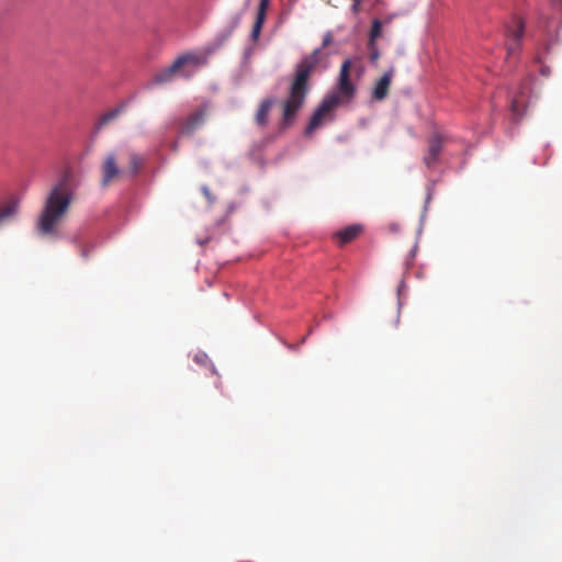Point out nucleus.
<instances>
[{"instance_id":"obj_1","label":"nucleus","mask_w":562,"mask_h":562,"mask_svg":"<svg viewBox=\"0 0 562 562\" xmlns=\"http://www.w3.org/2000/svg\"><path fill=\"white\" fill-rule=\"evenodd\" d=\"M333 42V35L327 32L324 35L322 47L314 49V52L305 56L296 66L295 77L290 88V93L283 102L282 111V126H290L300 109L303 106L305 97L308 91L307 80L312 70L321 64L324 56L323 48Z\"/></svg>"},{"instance_id":"obj_2","label":"nucleus","mask_w":562,"mask_h":562,"mask_svg":"<svg viewBox=\"0 0 562 562\" xmlns=\"http://www.w3.org/2000/svg\"><path fill=\"white\" fill-rule=\"evenodd\" d=\"M74 199L69 175L65 173L48 193L37 221V229L43 235H57V226L66 215Z\"/></svg>"},{"instance_id":"obj_3","label":"nucleus","mask_w":562,"mask_h":562,"mask_svg":"<svg viewBox=\"0 0 562 562\" xmlns=\"http://www.w3.org/2000/svg\"><path fill=\"white\" fill-rule=\"evenodd\" d=\"M351 61L346 59L339 72L338 90L325 95L321 104L314 111L306 128L305 134L311 135L316 128L322 126L324 122L333 120V113L340 103V98L351 99L356 92V87L350 81Z\"/></svg>"},{"instance_id":"obj_4","label":"nucleus","mask_w":562,"mask_h":562,"mask_svg":"<svg viewBox=\"0 0 562 562\" xmlns=\"http://www.w3.org/2000/svg\"><path fill=\"white\" fill-rule=\"evenodd\" d=\"M213 49H207L202 54L187 53L179 56L176 60H183V63L177 68L178 76L183 78H190L198 69L207 63L209 56Z\"/></svg>"},{"instance_id":"obj_5","label":"nucleus","mask_w":562,"mask_h":562,"mask_svg":"<svg viewBox=\"0 0 562 562\" xmlns=\"http://www.w3.org/2000/svg\"><path fill=\"white\" fill-rule=\"evenodd\" d=\"M507 54L508 56L514 55L521 45V41L525 36V22L515 18L513 24L507 27Z\"/></svg>"},{"instance_id":"obj_6","label":"nucleus","mask_w":562,"mask_h":562,"mask_svg":"<svg viewBox=\"0 0 562 562\" xmlns=\"http://www.w3.org/2000/svg\"><path fill=\"white\" fill-rule=\"evenodd\" d=\"M529 90L527 86L521 85L517 92L512 95V112L516 119L524 114V110L528 103Z\"/></svg>"},{"instance_id":"obj_7","label":"nucleus","mask_w":562,"mask_h":562,"mask_svg":"<svg viewBox=\"0 0 562 562\" xmlns=\"http://www.w3.org/2000/svg\"><path fill=\"white\" fill-rule=\"evenodd\" d=\"M441 149L442 137L439 135H434L430 137L428 143V151L424 157V162L428 168L432 167L438 161Z\"/></svg>"},{"instance_id":"obj_8","label":"nucleus","mask_w":562,"mask_h":562,"mask_svg":"<svg viewBox=\"0 0 562 562\" xmlns=\"http://www.w3.org/2000/svg\"><path fill=\"white\" fill-rule=\"evenodd\" d=\"M394 70L390 68L375 83L372 92V98L376 101L383 100L387 95L389 87L393 78Z\"/></svg>"},{"instance_id":"obj_9","label":"nucleus","mask_w":562,"mask_h":562,"mask_svg":"<svg viewBox=\"0 0 562 562\" xmlns=\"http://www.w3.org/2000/svg\"><path fill=\"white\" fill-rule=\"evenodd\" d=\"M270 0H260L259 8L257 11V16L255 24L252 26L250 37L252 41H257L259 38L263 22L266 20L267 9L269 7Z\"/></svg>"},{"instance_id":"obj_10","label":"nucleus","mask_w":562,"mask_h":562,"mask_svg":"<svg viewBox=\"0 0 562 562\" xmlns=\"http://www.w3.org/2000/svg\"><path fill=\"white\" fill-rule=\"evenodd\" d=\"M204 109H200L193 114H191L186 123L181 127L182 134H192L195 130H198L204 123Z\"/></svg>"},{"instance_id":"obj_11","label":"nucleus","mask_w":562,"mask_h":562,"mask_svg":"<svg viewBox=\"0 0 562 562\" xmlns=\"http://www.w3.org/2000/svg\"><path fill=\"white\" fill-rule=\"evenodd\" d=\"M120 170L113 154L109 155L102 166V184L106 186L113 178L119 175Z\"/></svg>"},{"instance_id":"obj_12","label":"nucleus","mask_w":562,"mask_h":562,"mask_svg":"<svg viewBox=\"0 0 562 562\" xmlns=\"http://www.w3.org/2000/svg\"><path fill=\"white\" fill-rule=\"evenodd\" d=\"M183 63V60H175L172 65L157 72L153 78V83L161 85L169 82L175 75H178L177 68Z\"/></svg>"},{"instance_id":"obj_13","label":"nucleus","mask_w":562,"mask_h":562,"mask_svg":"<svg viewBox=\"0 0 562 562\" xmlns=\"http://www.w3.org/2000/svg\"><path fill=\"white\" fill-rule=\"evenodd\" d=\"M273 103H274V100L271 98L266 99L260 103L259 109L256 113V122L258 125L263 126L267 124L268 115H269V112H270Z\"/></svg>"},{"instance_id":"obj_14","label":"nucleus","mask_w":562,"mask_h":562,"mask_svg":"<svg viewBox=\"0 0 562 562\" xmlns=\"http://www.w3.org/2000/svg\"><path fill=\"white\" fill-rule=\"evenodd\" d=\"M392 21V18H387L384 22H382L379 19H374L372 21L371 30L369 33V41L367 46H373V44H376V40L382 35V26L383 24H390Z\"/></svg>"},{"instance_id":"obj_15","label":"nucleus","mask_w":562,"mask_h":562,"mask_svg":"<svg viewBox=\"0 0 562 562\" xmlns=\"http://www.w3.org/2000/svg\"><path fill=\"white\" fill-rule=\"evenodd\" d=\"M361 232L360 225H351L336 233V237L341 244L349 243L356 238Z\"/></svg>"},{"instance_id":"obj_16","label":"nucleus","mask_w":562,"mask_h":562,"mask_svg":"<svg viewBox=\"0 0 562 562\" xmlns=\"http://www.w3.org/2000/svg\"><path fill=\"white\" fill-rule=\"evenodd\" d=\"M19 207L18 201H12L8 205H5L3 209L0 210V225L12 218Z\"/></svg>"},{"instance_id":"obj_17","label":"nucleus","mask_w":562,"mask_h":562,"mask_svg":"<svg viewBox=\"0 0 562 562\" xmlns=\"http://www.w3.org/2000/svg\"><path fill=\"white\" fill-rule=\"evenodd\" d=\"M122 110L123 108L121 106L106 112L101 116L99 124L101 126L108 124L110 121L114 120L121 113Z\"/></svg>"},{"instance_id":"obj_18","label":"nucleus","mask_w":562,"mask_h":562,"mask_svg":"<svg viewBox=\"0 0 562 562\" xmlns=\"http://www.w3.org/2000/svg\"><path fill=\"white\" fill-rule=\"evenodd\" d=\"M368 49L370 52V60L371 63L375 64L380 57V52L376 44H373V46H368Z\"/></svg>"},{"instance_id":"obj_19","label":"nucleus","mask_w":562,"mask_h":562,"mask_svg":"<svg viewBox=\"0 0 562 562\" xmlns=\"http://www.w3.org/2000/svg\"><path fill=\"white\" fill-rule=\"evenodd\" d=\"M194 359L198 363H205L209 360L207 355L204 352L196 353Z\"/></svg>"},{"instance_id":"obj_20","label":"nucleus","mask_w":562,"mask_h":562,"mask_svg":"<svg viewBox=\"0 0 562 562\" xmlns=\"http://www.w3.org/2000/svg\"><path fill=\"white\" fill-rule=\"evenodd\" d=\"M362 0H353V3L351 5V9L355 13H357L359 11V7H360V3H361Z\"/></svg>"},{"instance_id":"obj_21","label":"nucleus","mask_w":562,"mask_h":562,"mask_svg":"<svg viewBox=\"0 0 562 562\" xmlns=\"http://www.w3.org/2000/svg\"><path fill=\"white\" fill-rule=\"evenodd\" d=\"M132 165H133V173H135L138 169V160L136 157H133Z\"/></svg>"},{"instance_id":"obj_22","label":"nucleus","mask_w":562,"mask_h":562,"mask_svg":"<svg viewBox=\"0 0 562 562\" xmlns=\"http://www.w3.org/2000/svg\"><path fill=\"white\" fill-rule=\"evenodd\" d=\"M541 74H542V76H549V75H550V68H549V67L543 66V67L541 68Z\"/></svg>"},{"instance_id":"obj_23","label":"nucleus","mask_w":562,"mask_h":562,"mask_svg":"<svg viewBox=\"0 0 562 562\" xmlns=\"http://www.w3.org/2000/svg\"><path fill=\"white\" fill-rule=\"evenodd\" d=\"M202 190H203V193L205 194V196L210 200L211 196H210L209 188L207 187H203Z\"/></svg>"},{"instance_id":"obj_24","label":"nucleus","mask_w":562,"mask_h":562,"mask_svg":"<svg viewBox=\"0 0 562 562\" xmlns=\"http://www.w3.org/2000/svg\"><path fill=\"white\" fill-rule=\"evenodd\" d=\"M539 27L542 30L543 33H547V25L542 24V21L539 22Z\"/></svg>"},{"instance_id":"obj_25","label":"nucleus","mask_w":562,"mask_h":562,"mask_svg":"<svg viewBox=\"0 0 562 562\" xmlns=\"http://www.w3.org/2000/svg\"><path fill=\"white\" fill-rule=\"evenodd\" d=\"M238 24V19L236 20L235 22V25L232 26V29L227 32V34L225 35V37H228L231 35V33L233 32L234 27Z\"/></svg>"},{"instance_id":"obj_26","label":"nucleus","mask_w":562,"mask_h":562,"mask_svg":"<svg viewBox=\"0 0 562 562\" xmlns=\"http://www.w3.org/2000/svg\"><path fill=\"white\" fill-rule=\"evenodd\" d=\"M404 288H405V283L402 281V282L400 283V285H398V289H397V291H398V293H400V294H401V292L404 290Z\"/></svg>"},{"instance_id":"obj_27","label":"nucleus","mask_w":562,"mask_h":562,"mask_svg":"<svg viewBox=\"0 0 562 562\" xmlns=\"http://www.w3.org/2000/svg\"><path fill=\"white\" fill-rule=\"evenodd\" d=\"M549 48H550V43H548V44L546 45V49H547V50H549Z\"/></svg>"}]
</instances>
